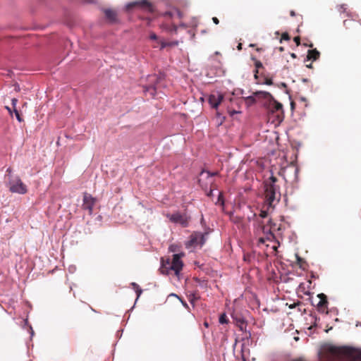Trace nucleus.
Returning <instances> with one entry per match:
<instances>
[{"instance_id":"1","label":"nucleus","mask_w":361,"mask_h":361,"mask_svg":"<svg viewBox=\"0 0 361 361\" xmlns=\"http://www.w3.org/2000/svg\"><path fill=\"white\" fill-rule=\"evenodd\" d=\"M276 178L271 176L269 181H267L264 185V204L259 215L250 212L247 214V219L249 222L254 224V233L255 235L256 245L264 249L267 256L275 255L279 245L274 235L269 229L265 228L263 219L268 216L270 209H273L274 202H278L281 197L279 187L275 184Z\"/></svg>"},{"instance_id":"2","label":"nucleus","mask_w":361,"mask_h":361,"mask_svg":"<svg viewBox=\"0 0 361 361\" xmlns=\"http://www.w3.org/2000/svg\"><path fill=\"white\" fill-rule=\"evenodd\" d=\"M259 95L264 97L263 105L267 111V120L274 126H278L283 120L284 113L283 105L276 101L269 93H259Z\"/></svg>"},{"instance_id":"3","label":"nucleus","mask_w":361,"mask_h":361,"mask_svg":"<svg viewBox=\"0 0 361 361\" xmlns=\"http://www.w3.org/2000/svg\"><path fill=\"white\" fill-rule=\"evenodd\" d=\"M183 253L174 254L172 259H167L166 261L162 260L160 271L163 274H169L173 271L176 276H178L183 267V262L181 257Z\"/></svg>"},{"instance_id":"4","label":"nucleus","mask_w":361,"mask_h":361,"mask_svg":"<svg viewBox=\"0 0 361 361\" xmlns=\"http://www.w3.org/2000/svg\"><path fill=\"white\" fill-rule=\"evenodd\" d=\"M219 172H210L209 171L202 170L199 176L198 182L200 187L205 192H208L207 195H212V185L214 184V177L218 176Z\"/></svg>"},{"instance_id":"5","label":"nucleus","mask_w":361,"mask_h":361,"mask_svg":"<svg viewBox=\"0 0 361 361\" xmlns=\"http://www.w3.org/2000/svg\"><path fill=\"white\" fill-rule=\"evenodd\" d=\"M330 350L331 354L335 357H345L350 359L352 361H361V350H360L349 348H338L331 347Z\"/></svg>"},{"instance_id":"6","label":"nucleus","mask_w":361,"mask_h":361,"mask_svg":"<svg viewBox=\"0 0 361 361\" xmlns=\"http://www.w3.org/2000/svg\"><path fill=\"white\" fill-rule=\"evenodd\" d=\"M165 216L171 223L180 225L183 228H186L189 226L191 219L190 216L186 212L179 211L173 213H167Z\"/></svg>"},{"instance_id":"7","label":"nucleus","mask_w":361,"mask_h":361,"mask_svg":"<svg viewBox=\"0 0 361 361\" xmlns=\"http://www.w3.org/2000/svg\"><path fill=\"white\" fill-rule=\"evenodd\" d=\"M208 233H202L201 232H193L189 237L188 240L185 242V246L187 249L202 247L207 240Z\"/></svg>"},{"instance_id":"8","label":"nucleus","mask_w":361,"mask_h":361,"mask_svg":"<svg viewBox=\"0 0 361 361\" xmlns=\"http://www.w3.org/2000/svg\"><path fill=\"white\" fill-rule=\"evenodd\" d=\"M149 81L152 82V84L145 87L144 91L146 94H149L152 97H154L157 94V91L158 89V82L161 80H162L163 76L159 75L157 76L156 75H150L149 77Z\"/></svg>"},{"instance_id":"9","label":"nucleus","mask_w":361,"mask_h":361,"mask_svg":"<svg viewBox=\"0 0 361 361\" xmlns=\"http://www.w3.org/2000/svg\"><path fill=\"white\" fill-rule=\"evenodd\" d=\"M9 190L12 192L18 194H25L27 192V187L19 178H16L9 182Z\"/></svg>"},{"instance_id":"10","label":"nucleus","mask_w":361,"mask_h":361,"mask_svg":"<svg viewBox=\"0 0 361 361\" xmlns=\"http://www.w3.org/2000/svg\"><path fill=\"white\" fill-rule=\"evenodd\" d=\"M94 203L95 199L91 195L87 193L84 195L82 208L83 209L88 211L90 214L92 213Z\"/></svg>"},{"instance_id":"11","label":"nucleus","mask_w":361,"mask_h":361,"mask_svg":"<svg viewBox=\"0 0 361 361\" xmlns=\"http://www.w3.org/2000/svg\"><path fill=\"white\" fill-rule=\"evenodd\" d=\"M259 93H267V92L259 91L253 93L252 95L246 97L245 98V104L247 106H251L254 104L257 101H260L262 104L264 102V97L262 95H259Z\"/></svg>"},{"instance_id":"12","label":"nucleus","mask_w":361,"mask_h":361,"mask_svg":"<svg viewBox=\"0 0 361 361\" xmlns=\"http://www.w3.org/2000/svg\"><path fill=\"white\" fill-rule=\"evenodd\" d=\"M223 95L219 92L212 93L208 98V102L212 108L216 109L223 100Z\"/></svg>"},{"instance_id":"13","label":"nucleus","mask_w":361,"mask_h":361,"mask_svg":"<svg viewBox=\"0 0 361 361\" xmlns=\"http://www.w3.org/2000/svg\"><path fill=\"white\" fill-rule=\"evenodd\" d=\"M182 13L177 8H172L171 10L166 11L164 13V17L166 19L173 18L174 17H177L178 18H182Z\"/></svg>"},{"instance_id":"14","label":"nucleus","mask_w":361,"mask_h":361,"mask_svg":"<svg viewBox=\"0 0 361 361\" xmlns=\"http://www.w3.org/2000/svg\"><path fill=\"white\" fill-rule=\"evenodd\" d=\"M135 6H141L143 7L149 8V7H150L151 5L147 0H142L141 1H135V2L128 4L126 5V9L130 10V8H132L133 7H134Z\"/></svg>"},{"instance_id":"15","label":"nucleus","mask_w":361,"mask_h":361,"mask_svg":"<svg viewBox=\"0 0 361 361\" xmlns=\"http://www.w3.org/2000/svg\"><path fill=\"white\" fill-rule=\"evenodd\" d=\"M257 259V255L255 252H245L243 255V260L247 263L254 262Z\"/></svg>"},{"instance_id":"16","label":"nucleus","mask_w":361,"mask_h":361,"mask_svg":"<svg viewBox=\"0 0 361 361\" xmlns=\"http://www.w3.org/2000/svg\"><path fill=\"white\" fill-rule=\"evenodd\" d=\"M106 18L111 22L114 23L116 21V13L111 9L104 10Z\"/></svg>"},{"instance_id":"17","label":"nucleus","mask_w":361,"mask_h":361,"mask_svg":"<svg viewBox=\"0 0 361 361\" xmlns=\"http://www.w3.org/2000/svg\"><path fill=\"white\" fill-rule=\"evenodd\" d=\"M319 56V52L317 49L308 51L307 59L309 60H317Z\"/></svg>"},{"instance_id":"18","label":"nucleus","mask_w":361,"mask_h":361,"mask_svg":"<svg viewBox=\"0 0 361 361\" xmlns=\"http://www.w3.org/2000/svg\"><path fill=\"white\" fill-rule=\"evenodd\" d=\"M252 60L254 61L255 62V70L254 71V73H255V77L257 78V74H258V72H259V68H263V65L261 61L257 60L255 59V57H252Z\"/></svg>"},{"instance_id":"19","label":"nucleus","mask_w":361,"mask_h":361,"mask_svg":"<svg viewBox=\"0 0 361 361\" xmlns=\"http://www.w3.org/2000/svg\"><path fill=\"white\" fill-rule=\"evenodd\" d=\"M131 285L134 287L137 294V298H138L142 293V289L135 283H132Z\"/></svg>"},{"instance_id":"20","label":"nucleus","mask_w":361,"mask_h":361,"mask_svg":"<svg viewBox=\"0 0 361 361\" xmlns=\"http://www.w3.org/2000/svg\"><path fill=\"white\" fill-rule=\"evenodd\" d=\"M163 28L169 30L170 32H176L177 31V26L172 23L171 26H168L166 25H163Z\"/></svg>"},{"instance_id":"21","label":"nucleus","mask_w":361,"mask_h":361,"mask_svg":"<svg viewBox=\"0 0 361 361\" xmlns=\"http://www.w3.org/2000/svg\"><path fill=\"white\" fill-rule=\"evenodd\" d=\"M319 297L321 298V300H320V301L318 303V307H322L324 305H326L327 301L324 299L325 298V295L324 294H320V295H319Z\"/></svg>"},{"instance_id":"22","label":"nucleus","mask_w":361,"mask_h":361,"mask_svg":"<svg viewBox=\"0 0 361 361\" xmlns=\"http://www.w3.org/2000/svg\"><path fill=\"white\" fill-rule=\"evenodd\" d=\"M228 322V319L226 314H221V316L219 317V323L224 324H227Z\"/></svg>"},{"instance_id":"23","label":"nucleus","mask_w":361,"mask_h":361,"mask_svg":"<svg viewBox=\"0 0 361 361\" xmlns=\"http://www.w3.org/2000/svg\"><path fill=\"white\" fill-rule=\"evenodd\" d=\"M13 110H14V113H15V115H16V117L17 120L19 122H21L22 121V118H21L18 111L16 109H15Z\"/></svg>"},{"instance_id":"24","label":"nucleus","mask_w":361,"mask_h":361,"mask_svg":"<svg viewBox=\"0 0 361 361\" xmlns=\"http://www.w3.org/2000/svg\"><path fill=\"white\" fill-rule=\"evenodd\" d=\"M231 220L235 224H238L240 221V217L238 216H233L231 218Z\"/></svg>"},{"instance_id":"25","label":"nucleus","mask_w":361,"mask_h":361,"mask_svg":"<svg viewBox=\"0 0 361 361\" xmlns=\"http://www.w3.org/2000/svg\"><path fill=\"white\" fill-rule=\"evenodd\" d=\"M17 103H18V99H16V98H13V99H11V104H12V106H13V109H16V104H17Z\"/></svg>"},{"instance_id":"26","label":"nucleus","mask_w":361,"mask_h":361,"mask_svg":"<svg viewBox=\"0 0 361 361\" xmlns=\"http://www.w3.org/2000/svg\"><path fill=\"white\" fill-rule=\"evenodd\" d=\"M149 39H152V40H157V36L155 33L154 32H152L149 35Z\"/></svg>"},{"instance_id":"27","label":"nucleus","mask_w":361,"mask_h":361,"mask_svg":"<svg viewBox=\"0 0 361 361\" xmlns=\"http://www.w3.org/2000/svg\"><path fill=\"white\" fill-rule=\"evenodd\" d=\"M84 3L94 4L96 2V0H80Z\"/></svg>"},{"instance_id":"28","label":"nucleus","mask_w":361,"mask_h":361,"mask_svg":"<svg viewBox=\"0 0 361 361\" xmlns=\"http://www.w3.org/2000/svg\"><path fill=\"white\" fill-rule=\"evenodd\" d=\"M282 39H285V40H288L289 39L288 35L287 33L283 34Z\"/></svg>"},{"instance_id":"29","label":"nucleus","mask_w":361,"mask_h":361,"mask_svg":"<svg viewBox=\"0 0 361 361\" xmlns=\"http://www.w3.org/2000/svg\"><path fill=\"white\" fill-rule=\"evenodd\" d=\"M294 41L295 42V43L297 44V45H299L300 44V37H295L294 38Z\"/></svg>"},{"instance_id":"30","label":"nucleus","mask_w":361,"mask_h":361,"mask_svg":"<svg viewBox=\"0 0 361 361\" xmlns=\"http://www.w3.org/2000/svg\"><path fill=\"white\" fill-rule=\"evenodd\" d=\"M212 20H213V22H214L215 24H216V25H217V24H219V19H218L216 17H214V18H212Z\"/></svg>"},{"instance_id":"31","label":"nucleus","mask_w":361,"mask_h":361,"mask_svg":"<svg viewBox=\"0 0 361 361\" xmlns=\"http://www.w3.org/2000/svg\"><path fill=\"white\" fill-rule=\"evenodd\" d=\"M346 6H347L346 4H343L340 7H341V9H343V11H345L346 9Z\"/></svg>"},{"instance_id":"32","label":"nucleus","mask_w":361,"mask_h":361,"mask_svg":"<svg viewBox=\"0 0 361 361\" xmlns=\"http://www.w3.org/2000/svg\"><path fill=\"white\" fill-rule=\"evenodd\" d=\"M30 330L31 336H32L34 335V331H33L32 328L31 326H30Z\"/></svg>"},{"instance_id":"33","label":"nucleus","mask_w":361,"mask_h":361,"mask_svg":"<svg viewBox=\"0 0 361 361\" xmlns=\"http://www.w3.org/2000/svg\"><path fill=\"white\" fill-rule=\"evenodd\" d=\"M165 47V44L162 42L161 43V49H163Z\"/></svg>"},{"instance_id":"34","label":"nucleus","mask_w":361,"mask_h":361,"mask_svg":"<svg viewBox=\"0 0 361 361\" xmlns=\"http://www.w3.org/2000/svg\"><path fill=\"white\" fill-rule=\"evenodd\" d=\"M291 56H292V57H293V58H295V57H296V56H295V54H291Z\"/></svg>"},{"instance_id":"35","label":"nucleus","mask_w":361,"mask_h":361,"mask_svg":"<svg viewBox=\"0 0 361 361\" xmlns=\"http://www.w3.org/2000/svg\"><path fill=\"white\" fill-rule=\"evenodd\" d=\"M7 110L11 113V110L9 107H6Z\"/></svg>"},{"instance_id":"36","label":"nucleus","mask_w":361,"mask_h":361,"mask_svg":"<svg viewBox=\"0 0 361 361\" xmlns=\"http://www.w3.org/2000/svg\"><path fill=\"white\" fill-rule=\"evenodd\" d=\"M290 14H291V16H294L295 15L293 11H291Z\"/></svg>"},{"instance_id":"37","label":"nucleus","mask_w":361,"mask_h":361,"mask_svg":"<svg viewBox=\"0 0 361 361\" xmlns=\"http://www.w3.org/2000/svg\"><path fill=\"white\" fill-rule=\"evenodd\" d=\"M7 172H9V173L11 172V169H10V168H8V169H7Z\"/></svg>"},{"instance_id":"38","label":"nucleus","mask_w":361,"mask_h":361,"mask_svg":"<svg viewBox=\"0 0 361 361\" xmlns=\"http://www.w3.org/2000/svg\"><path fill=\"white\" fill-rule=\"evenodd\" d=\"M183 304L185 307H188V305L186 303L183 302Z\"/></svg>"},{"instance_id":"39","label":"nucleus","mask_w":361,"mask_h":361,"mask_svg":"<svg viewBox=\"0 0 361 361\" xmlns=\"http://www.w3.org/2000/svg\"><path fill=\"white\" fill-rule=\"evenodd\" d=\"M238 48L239 49H241V44H239V45H238Z\"/></svg>"}]
</instances>
